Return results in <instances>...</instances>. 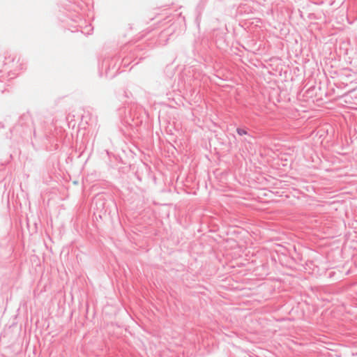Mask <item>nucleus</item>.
<instances>
[{"label":"nucleus","instance_id":"1","mask_svg":"<svg viewBox=\"0 0 357 357\" xmlns=\"http://www.w3.org/2000/svg\"><path fill=\"white\" fill-rule=\"evenodd\" d=\"M236 132L241 136L243 135H248V132L245 129H243V128H238L236 129Z\"/></svg>","mask_w":357,"mask_h":357}]
</instances>
